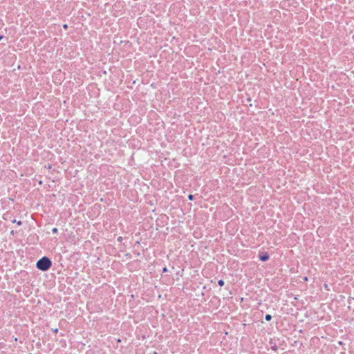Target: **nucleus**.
I'll return each instance as SVG.
<instances>
[{
    "label": "nucleus",
    "mask_w": 354,
    "mask_h": 354,
    "mask_svg": "<svg viewBox=\"0 0 354 354\" xmlns=\"http://www.w3.org/2000/svg\"><path fill=\"white\" fill-rule=\"evenodd\" d=\"M50 266H51L50 260L46 257L39 259L37 263V268L42 271L48 270L50 268Z\"/></svg>",
    "instance_id": "1"
},
{
    "label": "nucleus",
    "mask_w": 354,
    "mask_h": 354,
    "mask_svg": "<svg viewBox=\"0 0 354 354\" xmlns=\"http://www.w3.org/2000/svg\"><path fill=\"white\" fill-rule=\"evenodd\" d=\"M259 258L261 261H266L268 259V256L266 255V254H263V255H260L259 256Z\"/></svg>",
    "instance_id": "2"
},
{
    "label": "nucleus",
    "mask_w": 354,
    "mask_h": 354,
    "mask_svg": "<svg viewBox=\"0 0 354 354\" xmlns=\"http://www.w3.org/2000/svg\"><path fill=\"white\" fill-rule=\"evenodd\" d=\"M265 319L266 321H270L272 319V316L270 315H266Z\"/></svg>",
    "instance_id": "3"
},
{
    "label": "nucleus",
    "mask_w": 354,
    "mask_h": 354,
    "mask_svg": "<svg viewBox=\"0 0 354 354\" xmlns=\"http://www.w3.org/2000/svg\"><path fill=\"white\" fill-rule=\"evenodd\" d=\"M218 283L219 286H223L224 285V281L223 280H219Z\"/></svg>",
    "instance_id": "4"
},
{
    "label": "nucleus",
    "mask_w": 354,
    "mask_h": 354,
    "mask_svg": "<svg viewBox=\"0 0 354 354\" xmlns=\"http://www.w3.org/2000/svg\"><path fill=\"white\" fill-rule=\"evenodd\" d=\"M12 222L17 223V225H21V221H16V220H13Z\"/></svg>",
    "instance_id": "5"
},
{
    "label": "nucleus",
    "mask_w": 354,
    "mask_h": 354,
    "mask_svg": "<svg viewBox=\"0 0 354 354\" xmlns=\"http://www.w3.org/2000/svg\"><path fill=\"white\" fill-rule=\"evenodd\" d=\"M12 222L17 223V225H21V221H16V220H13Z\"/></svg>",
    "instance_id": "6"
},
{
    "label": "nucleus",
    "mask_w": 354,
    "mask_h": 354,
    "mask_svg": "<svg viewBox=\"0 0 354 354\" xmlns=\"http://www.w3.org/2000/svg\"><path fill=\"white\" fill-rule=\"evenodd\" d=\"M188 198H189V200H193L194 196L192 195V194H189Z\"/></svg>",
    "instance_id": "7"
},
{
    "label": "nucleus",
    "mask_w": 354,
    "mask_h": 354,
    "mask_svg": "<svg viewBox=\"0 0 354 354\" xmlns=\"http://www.w3.org/2000/svg\"><path fill=\"white\" fill-rule=\"evenodd\" d=\"M52 232H53V233H56V232H57V228H53V230H52Z\"/></svg>",
    "instance_id": "8"
},
{
    "label": "nucleus",
    "mask_w": 354,
    "mask_h": 354,
    "mask_svg": "<svg viewBox=\"0 0 354 354\" xmlns=\"http://www.w3.org/2000/svg\"><path fill=\"white\" fill-rule=\"evenodd\" d=\"M118 240L119 241H121V240H122V237H121V236L118 237Z\"/></svg>",
    "instance_id": "9"
},
{
    "label": "nucleus",
    "mask_w": 354,
    "mask_h": 354,
    "mask_svg": "<svg viewBox=\"0 0 354 354\" xmlns=\"http://www.w3.org/2000/svg\"><path fill=\"white\" fill-rule=\"evenodd\" d=\"M167 269L166 268H165L163 269V272H167Z\"/></svg>",
    "instance_id": "10"
},
{
    "label": "nucleus",
    "mask_w": 354,
    "mask_h": 354,
    "mask_svg": "<svg viewBox=\"0 0 354 354\" xmlns=\"http://www.w3.org/2000/svg\"><path fill=\"white\" fill-rule=\"evenodd\" d=\"M53 331H54L55 333H57V332L58 331V329H57V328H55V329H54V330H53Z\"/></svg>",
    "instance_id": "11"
},
{
    "label": "nucleus",
    "mask_w": 354,
    "mask_h": 354,
    "mask_svg": "<svg viewBox=\"0 0 354 354\" xmlns=\"http://www.w3.org/2000/svg\"><path fill=\"white\" fill-rule=\"evenodd\" d=\"M64 28L65 29H66V28H67V25H66V24H65V25H64Z\"/></svg>",
    "instance_id": "12"
},
{
    "label": "nucleus",
    "mask_w": 354,
    "mask_h": 354,
    "mask_svg": "<svg viewBox=\"0 0 354 354\" xmlns=\"http://www.w3.org/2000/svg\"><path fill=\"white\" fill-rule=\"evenodd\" d=\"M3 39V36H0V40Z\"/></svg>",
    "instance_id": "13"
}]
</instances>
